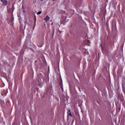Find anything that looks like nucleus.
<instances>
[{
  "instance_id": "obj_1",
  "label": "nucleus",
  "mask_w": 125,
  "mask_h": 125,
  "mask_svg": "<svg viewBox=\"0 0 125 125\" xmlns=\"http://www.w3.org/2000/svg\"><path fill=\"white\" fill-rule=\"evenodd\" d=\"M0 0L3 3L4 6H5V5H7V3H8L7 0Z\"/></svg>"
},
{
  "instance_id": "obj_2",
  "label": "nucleus",
  "mask_w": 125,
  "mask_h": 125,
  "mask_svg": "<svg viewBox=\"0 0 125 125\" xmlns=\"http://www.w3.org/2000/svg\"><path fill=\"white\" fill-rule=\"evenodd\" d=\"M67 115H68V116H70L71 117H73V115H72V113H71V110L69 109L67 111Z\"/></svg>"
},
{
  "instance_id": "obj_3",
  "label": "nucleus",
  "mask_w": 125,
  "mask_h": 125,
  "mask_svg": "<svg viewBox=\"0 0 125 125\" xmlns=\"http://www.w3.org/2000/svg\"><path fill=\"white\" fill-rule=\"evenodd\" d=\"M47 74H44V78H43V80H47Z\"/></svg>"
},
{
  "instance_id": "obj_4",
  "label": "nucleus",
  "mask_w": 125,
  "mask_h": 125,
  "mask_svg": "<svg viewBox=\"0 0 125 125\" xmlns=\"http://www.w3.org/2000/svg\"><path fill=\"white\" fill-rule=\"evenodd\" d=\"M0 104H1V105L2 106H4V102H3V101H2V100H1V101H0Z\"/></svg>"
},
{
  "instance_id": "obj_5",
  "label": "nucleus",
  "mask_w": 125,
  "mask_h": 125,
  "mask_svg": "<svg viewBox=\"0 0 125 125\" xmlns=\"http://www.w3.org/2000/svg\"><path fill=\"white\" fill-rule=\"evenodd\" d=\"M44 20L45 21L46 23L47 22V16H46Z\"/></svg>"
},
{
  "instance_id": "obj_6",
  "label": "nucleus",
  "mask_w": 125,
  "mask_h": 125,
  "mask_svg": "<svg viewBox=\"0 0 125 125\" xmlns=\"http://www.w3.org/2000/svg\"><path fill=\"white\" fill-rule=\"evenodd\" d=\"M40 14H42V11H40L37 13L38 15H40Z\"/></svg>"
},
{
  "instance_id": "obj_7",
  "label": "nucleus",
  "mask_w": 125,
  "mask_h": 125,
  "mask_svg": "<svg viewBox=\"0 0 125 125\" xmlns=\"http://www.w3.org/2000/svg\"><path fill=\"white\" fill-rule=\"evenodd\" d=\"M43 27L44 29H46V26H45V23H43Z\"/></svg>"
},
{
  "instance_id": "obj_8",
  "label": "nucleus",
  "mask_w": 125,
  "mask_h": 125,
  "mask_svg": "<svg viewBox=\"0 0 125 125\" xmlns=\"http://www.w3.org/2000/svg\"><path fill=\"white\" fill-rule=\"evenodd\" d=\"M13 21H14V18H13V17H12V20H11V22H12V23L13 24Z\"/></svg>"
},
{
  "instance_id": "obj_9",
  "label": "nucleus",
  "mask_w": 125,
  "mask_h": 125,
  "mask_svg": "<svg viewBox=\"0 0 125 125\" xmlns=\"http://www.w3.org/2000/svg\"><path fill=\"white\" fill-rule=\"evenodd\" d=\"M12 9H13V11L14 10V6H12Z\"/></svg>"
},
{
  "instance_id": "obj_10",
  "label": "nucleus",
  "mask_w": 125,
  "mask_h": 125,
  "mask_svg": "<svg viewBox=\"0 0 125 125\" xmlns=\"http://www.w3.org/2000/svg\"><path fill=\"white\" fill-rule=\"evenodd\" d=\"M49 19H50V18L48 16H47V20H49Z\"/></svg>"
},
{
  "instance_id": "obj_11",
  "label": "nucleus",
  "mask_w": 125,
  "mask_h": 125,
  "mask_svg": "<svg viewBox=\"0 0 125 125\" xmlns=\"http://www.w3.org/2000/svg\"><path fill=\"white\" fill-rule=\"evenodd\" d=\"M48 72H49V68H48Z\"/></svg>"
},
{
  "instance_id": "obj_12",
  "label": "nucleus",
  "mask_w": 125,
  "mask_h": 125,
  "mask_svg": "<svg viewBox=\"0 0 125 125\" xmlns=\"http://www.w3.org/2000/svg\"><path fill=\"white\" fill-rule=\"evenodd\" d=\"M53 0V1H55V0Z\"/></svg>"
},
{
  "instance_id": "obj_13",
  "label": "nucleus",
  "mask_w": 125,
  "mask_h": 125,
  "mask_svg": "<svg viewBox=\"0 0 125 125\" xmlns=\"http://www.w3.org/2000/svg\"><path fill=\"white\" fill-rule=\"evenodd\" d=\"M40 0L42 1L43 0Z\"/></svg>"
},
{
  "instance_id": "obj_14",
  "label": "nucleus",
  "mask_w": 125,
  "mask_h": 125,
  "mask_svg": "<svg viewBox=\"0 0 125 125\" xmlns=\"http://www.w3.org/2000/svg\"><path fill=\"white\" fill-rule=\"evenodd\" d=\"M52 24H53V23H51V25H52Z\"/></svg>"
},
{
  "instance_id": "obj_15",
  "label": "nucleus",
  "mask_w": 125,
  "mask_h": 125,
  "mask_svg": "<svg viewBox=\"0 0 125 125\" xmlns=\"http://www.w3.org/2000/svg\"><path fill=\"white\" fill-rule=\"evenodd\" d=\"M62 89V87H61Z\"/></svg>"
}]
</instances>
